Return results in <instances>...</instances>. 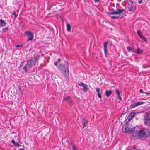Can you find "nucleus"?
I'll use <instances>...</instances> for the list:
<instances>
[{"instance_id":"a19ab883","label":"nucleus","mask_w":150,"mask_h":150,"mask_svg":"<svg viewBox=\"0 0 150 150\" xmlns=\"http://www.w3.org/2000/svg\"><path fill=\"white\" fill-rule=\"evenodd\" d=\"M139 37L141 38L142 36H143L142 35V33H141L139 35H138Z\"/></svg>"},{"instance_id":"20e7f679","label":"nucleus","mask_w":150,"mask_h":150,"mask_svg":"<svg viewBox=\"0 0 150 150\" xmlns=\"http://www.w3.org/2000/svg\"><path fill=\"white\" fill-rule=\"evenodd\" d=\"M144 120L145 125L150 127V115L149 114H145Z\"/></svg>"},{"instance_id":"c756f323","label":"nucleus","mask_w":150,"mask_h":150,"mask_svg":"<svg viewBox=\"0 0 150 150\" xmlns=\"http://www.w3.org/2000/svg\"><path fill=\"white\" fill-rule=\"evenodd\" d=\"M132 48L130 47H128L127 48V50L129 51H131Z\"/></svg>"},{"instance_id":"423d86ee","label":"nucleus","mask_w":150,"mask_h":150,"mask_svg":"<svg viewBox=\"0 0 150 150\" xmlns=\"http://www.w3.org/2000/svg\"><path fill=\"white\" fill-rule=\"evenodd\" d=\"M36 64V63L34 62L32 59H30L27 61L26 65H28L30 68Z\"/></svg>"},{"instance_id":"dca6fc26","label":"nucleus","mask_w":150,"mask_h":150,"mask_svg":"<svg viewBox=\"0 0 150 150\" xmlns=\"http://www.w3.org/2000/svg\"><path fill=\"white\" fill-rule=\"evenodd\" d=\"M83 87L82 90L84 92H86L88 90L87 86L86 84H84L83 86Z\"/></svg>"},{"instance_id":"9b49d317","label":"nucleus","mask_w":150,"mask_h":150,"mask_svg":"<svg viewBox=\"0 0 150 150\" xmlns=\"http://www.w3.org/2000/svg\"><path fill=\"white\" fill-rule=\"evenodd\" d=\"M128 9L129 11L133 12L136 10V7L133 5H132L129 6Z\"/></svg>"},{"instance_id":"a878e982","label":"nucleus","mask_w":150,"mask_h":150,"mask_svg":"<svg viewBox=\"0 0 150 150\" xmlns=\"http://www.w3.org/2000/svg\"><path fill=\"white\" fill-rule=\"evenodd\" d=\"M14 145L15 146L17 147H20L21 146V145L20 144H19L17 142H16Z\"/></svg>"},{"instance_id":"4468645a","label":"nucleus","mask_w":150,"mask_h":150,"mask_svg":"<svg viewBox=\"0 0 150 150\" xmlns=\"http://www.w3.org/2000/svg\"><path fill=\"white\" fill-rule=\"evenodd\" d=\"M6 23L2 19H0V26L3 27L6 25Z\"/></svg>"},{"instance_id":"3c124183","label":"nucleus","mask_w":150,"mask_h":150,"mask_svg":"<svg viewBox=\"0 0 150 150\" xmlns=\"http://www.w3.org/2000/svg\"><path fill=\"white\" fill-rule=\"evenodd\" d=\"M62 22H63V19H62Z\"/></svg>"},{"instance_id":"de8ad7c7","label":"nucleus","mask_w":150,"mask_h":150,"mask_svg":"<svg viewBox=\"0 0 150 150\" xmlns=\"http://www.w3.org/2000/svg\"><path fill=\"white\" fill-rule=\"evenodd\" d=\"M146 94H147V95H150V93H146Z\"/></svg>"},{"instance_id":"39448f33","label":"nucleus","mask_w":150,"mask_h":150,"mask_svg":"<svg viewBox=\"0 0 150 150\" xmlns=\"http://www.w3.org/2000/svg\"><path fill=\"white\" fill-rule=\"evenodd\" d=\"M24 34L27 36V41L32 40L33 39L34 36L32 32L29 31H26L25 32Z\"/></svg>"},{"instance_id":"b1692460","label":"nucleus","mask_w":150,"mask_h":150,"mask_svg":"<svg viewBox=\"0 0 150 150\" xmlns=\"http://www.w3.org/2000/svg\"><path fill=\"white\" fill-rule=\"evenodd\" d=\"M24 63V61H22L20 62V66L18 67L19 69H21L23 66V64Z\"/></svg>"},{"instance_id":"f704fd0d","label":"nucleus","mask_w":150,"mask_h":150,"mask_svg":"<svg viewBox=\"0 0 150 150\" xmlns=\"http://www.w3.org/2000/svg\"><path fill=\"white\" fill-rule=\"evenodd\" d=\"M97 95H98V98H101V97H102V96L100 94V93H98Z\"/></svg>"},{"instance_id":"4c0bfd02","label":"nucleus","mask_w":150,"mask_h":150,"mask_svg":"<svg viewBox=\"0 0 150 150\" xmlns=\"http://www.w3.org/2000/svg\"><path fill=\"white\" fill-rule=\"evenodd\" d=\"M131 51H132V52L135 53H136V50L134 48L132 49Z\"/></svg>"},{"instance_id":"aec40b11","label":"nucleus","mask_w":150,"mask_h":150,"mask_svg":"<svg viewBox=\"0 0 150 150\" xmlns=\"http://www.w3.org/2000/svg\"><path fill=\"white\" fill-rule=\"evenodd\" d=\"M66 27L67 31L68 32H69L71 30V26L70 25L67 24V22H66Z\"/></svg>"},{"instance_id":"ea45409f","label":"nucleus","mask_w":150,"mask_h":150,"mask_svg":"<svg viewBox=\"0 0 150 150\" xmlns=\"http://www.w3.org/2000/svg\"><path fill=\"white\" fill-rule=\"evenodd\" d=\"M96 2H100V0H94Z\"/></svg>"},{"instance_id":"cd10ccee","label":"nucleus","mask_w":150,"mask_h":150,"mask_svg":"<svg viewBox=\"0 0 150 150\" xmlns=\"http://www.w3.org/2000/svg\"><path fill=\"white\" fill-rule=\"evenodd\" d=\"M23 69H24V71L26 72V73H27L28 72V71H27V67L26 66H25L23 68Z\"/></svg>"},{"instance_id":"9d476101","label":"nucleus","mask_w":150,"mask_h":150,"mask_svg":"<svg viewBox=\"0 0 150 150\" xmlns=\"http://www.w3.org/2000/svg\"><path fill=\"white\" fill-rule=\"evenodd\" d=\"M63 100H66L70 103H71L72 102V99L69 96H67L66 97L64 98L63 99Z\"/></svg>"},{"instance_id":"72a5a7b5","label":"nucleus","mask_w":150,"mask_h":150,"mask_svg":"<svg viewBox=\"0 0 150 150\" xmlns=\"http://www.w3.org/2000/svg\"><path fill=\"white\" fill-rule=\"evenodd\" d=\"M23 46V45H22V44H21V45L18 44V45H16V47H22V46Z\"/></svg>"},{"instance_id":"8fccbe9b","label":"nucleus","mask_w":150,"mask_h":150,"mask_svg":"<svg viewBox=\"0 0 150 150\" xmlns=\"http://www.w3.org/2000/svg\"><path fill=\"white\" fill-rule=\"evenodd\" d=\"M149 146H150V142H149Z\"/></svg>"},{"instance_id":"a211bd4d","label":"nucleus","mask_w":150,"mask_h":150,"mask_svg":"<svg viewBox=\"0 0 150 150\" xmlns=\"http://www.w3.org/2000/svg\"><path fill=\"white\" fill-rule=\"evenodd\" d=\"M40 57V55H39L37 54L36 55V57L35 58V62L36 63H36H38V61L39 60Z\"/></svg>"},{"instance_id":"ddd939ff","label":"nucleus","mask_w":150,"mask_h":150,"mask_svg":"<svg viewBox=\"0 0 150 150\" xmlns=\"http://www.w3.org/2000/svg\"><path fill=\"white\" fill-rule=\"evenodd\" d=\"M82 120L83 121L82 123L83 125V128H84L85 127L86 125H87L88 121L86 119H83Z\"/></svg>"},{"instance_id":"0eeeda50","label":"nucleus","mask_w":150,"mask_h":150,"mask_svg":"<svg viewBox=\"0 0 150 150\" xmlns=\"http://www.w3.org/2000/svg\"><path fill=\"white\" fill-rule=\"evenodd\" d=\"M143 103L144 102L142 101L135 102L133 104H132L130 105V108H134L135 107L143 104Z\"/></svg>"},{"instance_id":"c85d7f7f","label":"nucleus","mask_w":150,"mask_h":150,"mask_svg":"<svg viewBox=\"0 0 150 150\" xmlns=\"http://www.w3.org/2000/svg\"><path fill=\"white\" fill-rule=\"evenodd\" d=\"M78 84L79 86L83 87V85L84 84L83 83L81 82H79V83H78Z\"/></svg>"},{"instance_id":"5701e85b","label":"nucleus","mask_w":150,"mask_h":150,"mask_svg":"<svg viewBox=\"0 0 150 150\" xmlns=\"http://www.w3.org/2000/svg\"><path fill=\"white\" fill-rule=\"evenodd\" d=\"M60 59H58V60L57 61L55 62L54 63V64L56 66H57V67L58 66L57 65L58 62H60Z\"/></svg>"},{"instance_id":"37998d69","label":"nucleus","mask_w":150,"mask_h":150,"mask_svg":"<svg viewBox=\"0 0 150 150\" xmlns=\"http://www.w3.org/2000/svg\"><path fill=\"white\" fill-rule=\"evenodd\" d=\"M57 18H61L62 19V18L59 15H58L57 16Z\"/></svg>"},{"instance_id":"f8f14e48","label":"nucleus","mask_w":150,"mask_h":150,"mask_svg":"<svg viewBox=\"0 0 150 150\" xmlns=\"http://www.w3.org/2000/svg\"><path fill=\"white\" fill-rule=\"evenodd\" d=\"M115 91L117 95L118 99L120 101H121L122 100V98L120 95V91L119 89H115Z\"/></svg>"},{"instance_id":"f3484780","label":"nucleus","mask_w":150,"mask_h":150,"mask_svg":"<svg viewBox=\"0 0 150 150\" xmlns=\"http://www.w3.org/2000/svg\"><path fill=\"white\" fill-rule=\"evenodd\" d=\"M72 145V150H78L79 149L76 146V145L73 144L72 143H71Z\"/></svg>"},{"instance_id":"7ed1b4c3","label":"nucleus","mask_w":150,"mask_h":150,"mask_svg":"<svg viewBox=\"0 0 150 150\" xmlns=\"http://www.w3.org/2000/svg\"><path fill=\"white\" fill-rule=\"evenodd\" d=\"M57 68L60 72L64 75V77H67L69 76V70L68 67L65 66L63 63L59 64Z\"/></svg>"},{"instance_id":"7c9ffc66","label":"nucleus","mask_w":150,"mask_h":150,"mask_svg":"<svg viewBox=\"0 0 150 150\" xmlns=\"http://www.w3.org/2000/svg\"><path fill=\"white\" fill-rule=\"evenodd\" d=\"M123 129L125 128V131H124V132H127V131H128V129H127V128L125 127L124 126L123 127Z\"/></svg>"},{"instance_id":"393cba45","label":"nucleus","mask_w":150,"mask_h":150,"mask_svg":"<svg viewBox=\"0 0 150 150\" xmlns=\"http://www.w3.org/2000/svg\"><path fill=\"white\" fill-rule=\"evenodd\" d=\"M8 27H6L3 28L2 29V30L3 32L4 33L6 32V31L8 30Z\"/></svg>"},{"instance_id":"f257e3e1","label":"nucleus","mask_w":150,"mask_h":150,"mask_svg":"<svg viewBox=\"0 0 150 150\" xmlns=\"http://www.w3.org/2000/svg\"><path fill=\"white\" fill-rule=\"evenodd\" d=\"M126 13L125 9H117L116 10L113 9L111 11L108 12V14L109 15H112V17L115 18H122L125 15Z\"/></svg>"},{"instance_id":"79ce46f5","label":"nucleus","mask_w":150,"mask_h":150,"mask_svg":"<svg viewBox=\"0 0 150 150\" xmlns=\"http://www.w3.org/2000/svg\"><path fill=\"white\" fill-rule=\"evenodd\" d=\"M142 2V0H140L138 1V3H141Z\"/></svg>"},{"instance_id":"473e14b6","label":"nucleus","mask_w":150,"mask_h":150,"mask_svg":"<svg viewBox=\"0 0 150 150\" xmlns=\"http://www.w3.org/2000/svg\"><path fill=\"white\" fill-rule=\"evenodd\" d=\"M141 33V31L139 30H137V33L138 35H139Z\"/></svg>"},{"instance_id":"1a4fd4ad","label":"nucleus","mask_w":150,"mask_h":150,"mask_svg":"<svg viewBox=\"0 0 150 150\" xmlns=\"http://www.w3.org/2000/svg\"><path fill=\"white\" fill-rule=\"evenodd\" d=\"M108 42L107 41L103 43L104 50V54L105 55H106L108 54V50L107 48V45Z\"/></svg>"},{"instance_id":"6e6552de","label":"nucleus","mask_w":150,"mask_h":150,"mask_svg":"<svg viewBox=\"0 0 150 150\" xmlns=\"http://www.w3.org/2000/svg\"><path fill=\"white\" fill-rule=\"evenodd\" d=\"M135 114V113L134 112H132L129 114L127 117L128 122H130L131 120Z\"/></svg>"},{"instance_id":"4be33fe9","label":"nucleus","mask_w":150,"mask_h":150,"mask_svg":"<svg viewBox=\"0 0 150 150\" xmlns=\"http://www.w3.org/2000/svg\"><path fill=\"white\" fill-rule=\"evenodd\" d=\"M18 16V14L16 13V12H14L12 13V17L13 18H16Z\"/></svg>"},{"instance_id":"6ab92c4d","label":"nucleus","mask_w":150,"mask_h":150,"mask_svg":"<svg viewBox=\"0 0 150 150\" xmlns=\"http://www.w3.org/2000/svg\"><path fill=\"white\" fill-rule=\"evenodd\" d=\"M143 52V50L139 48H138L137 51H136V53L137 54H142Z\"/></svg>"},{"instance_id":"412c9836","label":"nucleus","mask_w":150,"mask_h":150,"mask_svg":"<svg viewBox=\"0 0 150 150\" xmlns=\"http://www.w3.org/2000/svg\"><path fill=\"white\" fill-rule=\"evenodd\" d=\"M127 3L129 5H132L133 4V1L131 0H126Z\"/></svg>"},{"instance_id":"58836bf2","label":"nucleus","mask_w":150,"mask_h":150,"mask_svg":"<svg viewBox=\"0 0 150 150\" xmlns=\"http://www.w3.org/2000/svg\"><path fill=\"white\" fill-rule=\"evenodd\" d=\"M11 142L13 144V145H14L16 143L14 140H12Z\"/></svg>"},{"instance_id":"bb28decb","label":"nucleus","mask_w":150,"mask_h":150,"mask_svg":"<svg viewBox=\"0 0 150 150\" xmlns=\"http://www.w3.org/2000/svg\"><path fill=\"white\" fill-rule=\"evenodd\" d=\"M140 38L145 42H146L147 41L146 38L143 36H142Z\"/></svg>"},{"instance_id":"c03bdc74","label":"nucleus","mask_w":150,"mask_h":150,"mask_svg":"<svg viewBox=\"0 0 150 150\" xmlns=\"http://www.w3.org/2000/svg\"><path fill=\"white\" fill-rule=\"evenodd\" d=\"M127 150H133V148L129 149H127Z\"/></svg>"},{"instance_id":"e433bc0d","label":"nucleus","mask_w":150,"mask_h":150,"mask_svg":"<svg viewBox=\"0 0 150 150\" xmlns=\"http://www.w3.org/2000/svg\"><path fill=\"white\" fill-rule=\"evenodd\" d=\"M100 90V89L99 88H96V91L97 92V93H99Z\"/></svg>"},{"instance_id":"09e8293b","label":"nucleus","mask_w":150,"mask_h":150,"mask_svg":"<svg viewBox=\"0 0 150 150\" xmlns=\"http://www.w3.org/2000/svg\"><path fill=\"white\" fill-rule=\"evenodd\" d=\"M22 23V21H21V22H19V23H20V24H21V23Z\"/></svg>"},{"instance_id":"2eb2a0df","label":"nucleus","mask_w":150,"mask_h":150,"mask_svg":"<svg viewBox=\"0 0 150 150\" xmlns=\"http://www.w3.org/2000/svg\"><path fill=\"white\" fill-rule=\"evenodd\" d=\"M112 93V92L111 91L106 90L105 92V93L106 96L107 97H108L110 96Z\"/></svg>"},{"instance_id":"f03ea898","label":"nucleus","mask_w":150,"mask_h":150,"mask_svg":"<svg viewBox=\"0 0 150 150\" xmlns=\"http://www.w3.org/2000/svg\"><path fill=\"white\" fill-rule=\"evenodd\" d=\"M137 134L140 138H146L150 135V132L147 128H142L138 131L137 130Z\"/></svg>"},{"instance_id":"c9c22d12","label":"nucleus","mask_w":150,"mask_h":150,"mask_svg":"<svg viewBox=\"0 0 150 150\" xmlns=\"http://www.w3.org/2000/svg\"><path fill=\"white\" fill-rule=\"evenodd\" d=\"M133 150H140L139 148L137 147H134L133 148Z\"/></svg>"},{"instance_id":"a18cd8bd","label":"nucleus","mask_w":150,"mask_h":150,"mask_svg":"<svg viewBox=\"0 0 150 150\" xmlns=\"http://www.w3.org/2000/svg\"><path fill=\"white\" fill-rule=\"evenodd\" d=\"M142 67L144 68H145L146 67H145L144 65H143L142 66Z\"/></svg>"},{"instance_id":"49530a36","label":"nucleus","mask_w":150,"mask_h":150,"mask_svg":"<svg viewBox=\"0 0 150 150\" xmlns=\"http://www.w3.org/2000/svg\"><path fill=\"white\" fill-rule=\"evenodd\" d=\"M20 150H24V149L23 148H20L19 149Z\"/></svg>"},{"instance_id":"2f4dec72","label":"nucleus","mask_w":150,"mask_h":150,"mask_svg":"<svg viewBox=\"0 0 150 150\" xmlns=\"http://www.w3.org/2000/svg\"><path fill=\"white\" fill-rule=\"evenodd\" d=\"M139 92L140 93H145V94H146V93H147V92H143V90L142 89H140V90H139Z\"/></svg>"}]
</instances>
